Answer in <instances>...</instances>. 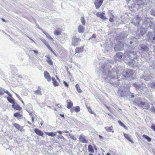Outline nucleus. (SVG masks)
Segmentation results:
<instances>
[{
  "label": "nucleus",
  "mask_w": 155,
  "mask_h": 155,
  "mask_svg": "<svg viewBox=\"0 0 155 155\" xmlns=\"http://www.w3.org/2000/svg\"><path fill=\"white\" fill-rule=\"evenodd\" d=\"M137 61H135L133 59H130L129 61V63L130 65H133L136 66L137 65Z\"/></svg>",
  "instance_id": "9b49d317"
},
{
  "label": "nucleus",
  "mask_w": 155,
  "mask_h": 155,
  "mask_svg": "<svg viewBox=\"0 0 155 155\" xmlns=\"http://www.w3.org/2000/svg\"><path fill=\"white\" fill-rule=\"evenodd\" d=\"M51 51V50H52L51 48L50 47L49 45H48L47 46H46Z\"/></svg>",
  "instance_id": "13d9d810"
},
{
  "label": "nucleus",
  "mask_w": 155,
  "mask_h": 155,
  "mask_svg": "<svg viewBox=\"0 0 155 155\" xmlns=\"http://www.w3.org/2000/svg\"><path fill=\"white\" fill-rule=\"evenodd\" d=\"M136 4L133 7L136 8L137 9L141 8L143 7V5L144 4V0H137Z\"/></svg>",
  "instance_id": "20e7f679"
},
{
  "label": "nucleus",
  "mask_w": 155,
  "mask_h": 155,
  "mask_svg": "<svg viewBox=\"0 0 155 155\" xmlns=\"http://www.w3.org/2000/svg\"><path fill=\"white\" fill-rule=\"evenodd\" d=\"M109 21L111 22H113L114 21V19L113 18L111 17L110 18Z\"/></svg>",
  "instance_id": "5fc2aeb1"
},
{
  "label": "nucleus",
  "mask_w": 155,
  "mask_h": 155,
  "mask_svg": "<svg viewBox=\"0 0 155 155\" xmlns=\"http://www.w3.org/2000/svg\"><path fill=\"white\" fill-rule=\"evenodd\" d=\"M58 138L60 139H63L64 140H65V139L62 135H58Z\"/></svg>",
  "instance_id": "49530a36"
},
{
  "label": "nucleus",
  "mask_w": 155,
  "mask_h": 155,
  "mask_svg": "<svg viewBox=\"0 0 155 155\" xmlns=\"http://www.w3.org/2000/svg\"><path fill=\"white\" fill-rule=\"evenodd\" d=\"M133 102L134 105H138L139 107H141L143 102L142 101V100L140 98H138L136 99L134 101H133Z\"/></svg>",
  "instance_id": "0eeeda50"
},
{
  "label": "nucleus",
  "mask_w": 155,
  "mask_h": 155,
  "mask_svg": "<svg viewBox=\"0 0 155 155\" xmlns=\"http://www.w3.org/2000/svg\"><path fill=\"white\" fill-rule=\"evenodd\" d=\"M149 85L150 86L152 87V88H155V82H153L152 83L149 84Z\"/></svg>",
  "instance_id": "37998d69"
},
{
  "label": "nucleus",
  "mask_w": 155,
  "mask_h": 155,
  "mask_svg": "<svg viewBox=\"0 0 155 155\" xmlns=\"http://www.w3.org/2000/svg\"><path fill=\"white\" fill-rule=\"evenodd\" d=\"M88 149L89 151L91 153H94V151L92 147V146L90 145H89L88 147Z\"/></svg>",
  "instance_id": "72a5a7b5"
},
{
  "label": "nucleus",
  "mask_w": 155,
  "mask_h": 155,
  "mask_svg": "<svg viewBox=\"0 0 155 155\" xmlns=\"http://www.w3.org/2000/svg\"><path fill=\"white\" fill-rule=\"evenodd\" d=\"M72 106L73 103L72 102H69L68 103L67 107L68 109H70Z\"/></svg>",
  "instance_id": "c9c22d12"
},
{
  "label": "nucleus",
  "mask_w": 155,
  "mask_h": 155,
  "mask_svg": "<svg viewBox=\"0 0 155 155\" xmlns=\"http://www.w3.org/2000/svg\"><path fill=\"white\" fill-rule=\"evenodd\" d=\"M73 109H74V111L76 112H78L80 111V108L78 106L73 107Z\"/></svg>",
  "instance_id": "4c0bfd02"
},
{
  "label": "nucleus",
  "mask_w": 155,
  "mask_h": 155,
  "mask_svg": "<svg viewBox=\"0 0 155 155\" xmlns=\"http://www.w3.org/2000/svg\"><path fill=\"white\" fill-rule=\"evenodd\" d=\"M51 51V50H52L51 48L50 47L49 45H48L47 46H46Z\"/></svg>",
  "instance_id": "bf43d9fd"
},
{
  "label": "nucleus",
  "mask_w": 155,
  "mask_h": 155,
  "mask_svg": "<svg viewBox=\"0 0 155 155\" xmlns=\"http://www.w3.org/2000/svg\"><path fill=\"white\" fill-rule=\"evenodd\" d=\"M124 58V54L121 52L117 53L114 57V59L116 61H119Z\"/></svg>",
  "instance_id": "423d86ee"
},
{
  "label": "nucleus",
  "mask_w": 155,
  "mask_h": 155,
  "mask_svg": "<svg viewBox=\"0 0 155 155\" xmlns=\"http://www.w3.org/2000/svg\"><path fill=\"white\" fill-rule=\"evenodd\" d=\"M44 75L45 78L48 81H51V78L48 72L47 71H45L44 73Z\"/></svg>",
  "instance_id": "f8f14e48"
},
{
  "label": "nucleus",
  "mask_w": 155,
  "mask_h": 155,
  "mask_svg": "<svg viewBox=\"0 0 155 155\" xmlns=\"http://www.w3.org/2000/svg\"><path fill=\"white\" fill-rule=\"evenodd\" d=\"M34 131L36 134L39 136H42L44 134L42 131L37 128H35Z\"/></svg>",
  "instance_id": "4468645a"
},
{
  "label": "nucleus",
  "mask_w": 155,
  "mask_h": 155,
  "mask_svg": "<svg viewBox=\"0 0 155 155\" xmlns=\"http://www.w3.org/2000/svg\"><path fill=\"white\" fill-rule=\"evenodd\" d=\"M150 111L151 112H155V108L153 106H152V108L150 109Z\"/></svg>",
  "instance_id": "3c124183"
},
{
  "label": "nucleus",
  "mask_w": 155,
  "mask_h": 155,
  "mask_svg": "<svg viewBox=\"0 0 155 155\" xmlns=\"http://www.w3.org/2000/svg\"><path fill=\"white\" fill-rule=\"evenodd\" d=\"M143 78L145 80L148 81L151 79L152 78V77L150 74L149 73L147 75V76H144Z\"/></svg>",
  "instance_id": "aec40b11"
},
{
  "label": "nucleus",
  "mask_w": 155,
  "mask_h": 155,
  "mask_svg": "<svg viewBox=\"0 0 155 155\" xmlns=\"http://www.w3.org/2000/svg\"><path fill=\"white\" fill-rule=\"evenodd\" d=\"M47 59L46 60V61L50 65H52L53 64V62L48 57L46 56Z\"/></svg>",
  "instance_id": "cd10ccee"
},
{
  "label": "nucleus",
  "mask_w": 155,
  "mask_h": 155,
  "mask_svg": "<svg viewBox=\"0 0 155 155\" xmlns=\"http://www.w3.org/2000/svg\"><path fill=\"white\" fill-rule=\"evenodd\" d=\"M41 41L45 44V45L46 46H47L48 45H49V44L48 42L44 38H42L41 39Z\"/></svg>",
  "instance_id": "58836bf2"
},
{
  "label": "nucleus",
  "mask_w": 155,
  "mask_h": 155,
  "mask_svg": "<svg viewBox=\"0 0 155 155\" xmlns=\"http://www.w3.org/2000/svg\"><path fill=\"white\" fill-rule=\"evenodd\" d=\"M152 106H153V104H151L150 103L143 102L141 107L143 109H148L150 111L151 109L152 108Z\"/></svg>",
  "instance_id": "39448f33"
},
{
  "label": "nucleus",
  "mask_w": 155,
  "mask_h": 155,
  "mask_svg": "<svg viewBox=\"0 0 155 155\" xmlns=\"http://www.w3.org/2000/svg\"><path fill=\"white\" fill-rule=\"evenodd\" d=\"M32 110V105L30 104H28L27 105V107L26 108V110L27 111V110Z\"/></svg>",
  "instance_id": "2f4dec72"
},
{
  "label": "nucleus",
  "mask_w": 155,
  "mask_h": 155,
  "mask_svg": "<svg viewBox=\"0 0 155 155\" xmlns=\"http://www.w3.org/2000/svg\"><path fill=\"white\" fill-rule=\"evenodd\" d=\"M118 46H119V45H115V47H114V49L115 50H116V51L121 50L122 49V48H118Z\"/></svg>",
  "instance_id": "79ce46f5"
},
{
  "label": "nucleus",
  "mask_w": 155,
  "mask_h": 155,
  "mask_svg": "<svg viewBox=\"0 0 155 155\" xmlns=\"http://www.w3.org/2000/svg\"><path fill=\"white\" fill-rule=\"evenodd\" d=\"M83 47H81L80 48H77L75 49L76 53H80L82 52L83 50Z\"/></svg>",
  "instance_id": "b1692460"
},
{
  "label": "nucleus",
  "mask_w": 155,
  "mask_h": 155,
  "mask_svg": "<svg viewBox=\"0 0 155 155\" xmlns=\"http://www.w3.org/2000/svg\"><path fill=\"white\" fill-rule=\"evenodd\" d=\"M118 123H119L120 125L121 126L123 127L126 130H127V127H126L124 124L120 120L118 121Z\"/></svg>",
  "instance_id": "473e14b6"
},
{
  "label": "nucleus",
  "mask_w": 155,
  "mask_h": 155,
  "mask_svg": "<svg viewBox=\"0 0 155 155\" xmlns=\"http://www.w3.org/2000/svg\"><path fill=\"white\" fill-rule=\"evenodd\" d=\"M51 80L52 81V83L54 87L58 86L59 85V84L55 80V79L53 77H52L51 78Z\"/></svg>",
  "instance_id": "6ab92c4d"
},
{
  "label": "nucleus",
  "mask_w": 155,
  "mask_h": 155,
  "mask_svg": "<svg viewBox=\"0 0 155 155\" xmlns=\"http://www.w3.org/2000/svg\"><path fill=\"white\" fill-rule=\"evenodd\" d=\"M14 116L18 118L21 117L22 116V115L19 113L17 112L14 114Z\"/></svg>",
  "instance_id": "ea45409f"
},
{
  "label": "nucleus",
  "mask_w": 155,
  "mask_h": 155,
  "mask_svg": "<svg viewBox=\"0 0 155 155\" xmlns=\"http://www.w3.org/2000/svg\"><path fill=\"white\" fill-rule=\"evenodd\" d=\"M123 134L124 136V137L129 141H130L131 143H134L133 141L130 138L129 135H128L127 134L123 133Z\"/></svg>",
  "instance_id": "a211bd4d"
},
{
  "label": "nucleus",
  "mask_w": 155,
  "mask_h": 155,
  "mask_svg": "<svg viewBox=\"0 0 155 155\" xmlns=\"http://www.w3.org/2000/svg\"><path fill=\"white\" fill-rule=\"evenodd\" d=\"M46 36L49 39H52V38L48 34L47 35H46Z\"/></svg>",
  "instance_id": "603ef678"
},
{
  "label": "nucleus",
  "mask_w": 155,
  "mask_h": 155,
  "mask_svg": "<svg viewBox=\"0 0 155 155\" xmlns=\"http://www.w3.org/2000/svg\"><path fill=\"white\" fill-rule=\"evenodd\" d=\"M104 0H95L94 4L96 9L99 8L103 3Z\"/></svg>",
  "instance_id": "6e6552de"
},
{
  "label": "nucleus",
  "mask_w": 155,
  "mask_h": 155,
  "mask_svg": "<svg viewBox=\"0 0 155 155\" xmlns=\"http://www.w3.org/2000/svg\"><path fill=\"white\" fill-rule=\"evenodd\" d=\"M130 93L129 87L127 86L120 87L118 90V94L121 97H127Z\"/></svg>",
  "instance_id": "f03ea898"
},
{
  "label": "nucleus",
  "mask_w": 155,
  "mask_h": 155,
  "mask_svg": "<svg viewBox=\"0 0 155 155\" xmlns=\"http://www.w3.org/2000/svg\"><path fill=\"white\" fill-rule=\"evenodd\" d=\"M87 108L89 111V112L91 114H94V111H92L91 109L88 106H87Z\"/></svg>",
  "instance_id": "a18cd8bd"
},
{
  "label": "nucleus",
  "mask_w": 155,
  "mask_h": 155,
  "mask_svg": "<svg viewBox=\"0 0 155 155\" xmlns=\"http://www.w3.org/2000/svg\"><path fill=\"white\" fill-rule=\"evenodd\" d=\"M69 135L70 136V138L74 140H77L76 138L74 137V136L73 135L69 134Z\"/></svg>",
  "instance_id": "c03bdc74"
},
{
  "label": "nucleus",
  "mask_w": 155,
  "mask_h": 155,
  "mask_svg": "<svg viewBox=\"0 0 155 155\" xmlns=\"http://www.w3.org/2000/svg\"><path fill=\"white\" fill-rule=\"evenodd\" d=\"M80 40V39L79 38H78L75 36L74 37L72 38V44L73 45H76L78 44V42Z\"/></svg>",
  "instance_id": "9d476101"
},
{
  "label": "nucleus",
  "mask_w": 155,
  "mask_h": 155,
  "mask_svg": "<svg viewBox=\"0 0 155 155\" xmlns=\"http://www.w3.org/2000/svg\"><path fill=\"white\" fill-rule=\"evenodd\" d=\"M146 31V29L144 28H141L138 29V32L141 35H143L145 33Z\"/></svg>",
  "instance_id": "2eb2a0df"
},
{
  "label": "nucleus",
  "mask_w": 155,
  "mask_h": 155,
  "mask_svg": "<svg viewBox=\"0 0 155 155\" xmlns=\"http://www.w3.org/2000/svg\"><path fill=\"white\" fill-rule=\"evenodd\" d=\"M126 56L125 57V58L128 60L127 58V57L129 59V60L134 58L136 59L138 57L137 55L136 52L132 51H128L126 52Z\"/></svg>",
  "instance_id": "7ed1b4c3"
},
{
  "label": "nucleus",
  "mask_w": 155,
  "mask_h": 155,
  "mask_svg": "<svg viewBox=\"0 0 155 155\" xmlns=\"http://www.w3.org/2000/svg\"><path fill=\"white\" fill-rule=\"evenodd\" d=\"M75 87L76 88L77 91L78 93H81L82 92V91L81 89L79 86L78 84H76Z\"/></svg>",
  "instance_id": "7c9ffc66"
},
{
  "label": "nucleus",
  "mask_w": 155,
  "mask_h": 155,
  "mask_svg": "<svg viewBox=\"0 0 155 155\" xmlns=\"http://www.w3.org/2000/svg\"><path fill=\"white\" fill-rule=\"evenodd\" d=\"M41 88L40 87H38V89L35 91V93L36 94L41 95Z\"/></svg>",
  "instance_id": "a878e982"
},
{
  "label": "nucleus",
  "mask_w": 155,
  "mask_h": 155,
  "mask_svg": "<svg viewBox=\"0 0 155 155\" xmlns=\"http://www.w3.org/2000/svg\"><path fill=\"white\" fill-rule=\"evenodd\" d=\"M79 140L82 143H87V141L85 137L83 135H80L79 138Z\"/></svg>",
  "instance_id": "ddd939ff"
},
{
  "label": "nucleus",
  "mask_w": 155,
  "mask_h": 155,
  "mask_svg": "<svg viewBox=\"0 0 155 155\" xmlns=\"http://www.w3.org/2000/svg\"><path fill=\"white\" fill-rule=\"evenodd\" d=\"M63 84H64V85L65 86L68 87L69 86L68 84L67 83V82L65 81H63Z\"/></svg>",
  "instance_id": "8fccbe9b"
},
{
  "label": "nucleus",
  "mask_w": 155,
  "mask_h": 155,
  "mask_svg": "<svg viewBox=\"0 0 155 155\" xmlns=\"http://www.w3.org/2000/svg\"><path fill=\"white\" fill-rule=\"evenodd\" d=\"M81 22L83 25H85V19L83 17H82L81 18Z\"/></svg>",
  "instance_id": "a19ab883"
},
{
  "label": "nucleus",
  "mask_w": 155,
  "mask_h": 155,
  "mask_svg": "<svg viewBox=\"0 0 155 155\" xmlns=\"http://www.w3.org/2000/svg\"><path fill=\"white\" fill-rule=\"evenodd\" d=\"M12 107L15 109L19 110H21L22 109L19 105L17 104H15V103L12 105Z\"/></svg>",
  "instance_id": "dca6fc26"
},
{
  "label": "nucleus",
  "mask_w": 155,
  "mask_h": 155,
  "mask_svg": "<svg viewBox=\"0 0 155 155\" xmlns=\"http://www.w3.org/2000/svg\"><path fill=\"white\" fill-rule=\"evenodd\" d=\"M151 14L152 15H154L155 16V12H153L152 11L151 12Z\"/></svg>",
  "instance_id": "69168bd1"
},
{
  "label": "nucleus",
  "mask_w": 155,
  "mask_h": 155,
  "mask_svg": "<svg viewBox=\"0 0 155 155\" xmlns=\"http://www.w3.org/2000/svg\"><path fill=\"white\" fill-rule=\"evenodd\" d=\"M104 128L105 130L108 132H112V133H114V131L113 130V127L112 126L109 127H105Z\"/></svg>",
  "instance_id": "412c9836"
},
{
  "label": "nucleus",
  "mask_w": 155,
  "mask_h": 155,
  "mask_svg": "<svg viewBox=\"0 0 155 155\" xmlns=\"http://www.w3.org/2000/svg\"><path fill=\"white\" fill-rule=\"evenodd\" d=\"M133 86L135 87L137 89H139V86L135 84H133Z\"/></svg>",
  "instance_id": "09e8293b"
},
{
  "label": "nucleus",
  "mask_w": 155,
  "mask_h": 155,
  "mask_svg": "<svg viewBox=\"0 0 155 155\" xmlns=\"http://www.w3.org/2000/svg\"><path fill=\"white\" fill-rule=\"evenodd\" d=\"M151 128L155 131V125H153L151 127Z\"/></svg>",
  "instance_id": "864d4df0"
},
{
  "label": "nucleus",
  "mask_w": 155,
  "mask_h": 155,
  "mask_svg": "<svg viewBox=\"0 0 155 155\" xmlns=\"http://www.w3.org/2000/svg\"><path fill=\"white\" fill-rule=\"evenodd\" d=\"M54 34H55V35H60L61 33V30H55L54 31Z\"/></svg>",
  "instance_id": "e433bc0d"
},
{
  "label": "nucleus",
  "mask_w": 155,
  "mask_h": 155,
  "mask_svg": "<svg viewBox=\"0 0 155 155\" xmlns=\"http://www.w3.org/2000/svg\"><path fill=\"white\" fill-rule=\"evenodd\" d=\"M84 29V27L81 25H79L78 26V31L79 33H82L83 32Z\"/></svg>",
  "instance_id": "bb28decb"
},
{
  "label": "nucleus",
  "mask_w": 155,
  "mask_h": 155,
  "mask_svg": "<svg viewBox=\"0 0 155 155\" xmlns=\"http://www.w3.org/2000/svg\"><path fill=\"white\" fill-rule=\"evenodd\" d=\"M150 27L151 29H153L154 30H155V27H154V28H153L152 25H150Z\"/></svg>",
  "instance_id": "680f3d73"
},
{
  "label": "nucleus",
  "mask_w": 155,
  "mask_h": 155,
  "mask_svg": "<svg viewBox=\"0 0 155 155\" xmlns=\"http://www.w3.org/2000/svg\"><path fill=\"white\" fill-rule=\"evenodd\" d=\"M55 106H57L58 107H59L60 108H61V105H60L59 104H56L55 105Z\"/></svg>",
  "instance_id": "6e6d98bb"
},
{
  "label": "nucleus",
  "mask_w": 155,
  "mask_h": 155,
  "mask_svg": "<svg viewBox=\"0 0 155 155\" xmlns=\"http://www.w3.org/2000/svg\"><path fill=\"white\" fill-rule=\"evenodd\" d=\"M103 13H100L99 12L97 14V16L100 17L101 19H107V18L106 17L104 16L103 14Z\"/></svg>",
  "instance_id": "4be33fe9"
},
{
  "label": "nucleus",
  "mask_w": 155,
  "mask_h": 155,
  "mask_svg": "<svg viewBox=\"0 0 155 155\" xmlns=\"http://www.w3.org/2000/svg\"><path fill=\"white\" fill-rule=\"evenodd\" d=\"M143 138L146 139L148 142L151 141V139L148 136H147L146 135H145V134L143 135Z\"/></svg>",
  "instance_id": "f704fd0d"
},
{
  "label": "nucleus",
  "mask_w": 155,
  "mask_h": 155,
  "mask_svg": "<svg viewBox=\"0 0 155 155\" xmlns=\"http://www.w3.org/2000/svg\"><path fill=\"white\" fill-rule=\"evenodd\" d=\"M141 50L143 53L145 54L149 52L148 48L146 45H141Z\"/></svg>",
  "instance_id": "1a4fd4ad"
},
{
  "label": "nucleus",
  "mask_w": 155,
  "mask_h": 155,
  "mask_svg": "<svg viewBox=\"0 0 155 155\" xmlns=\"http://www.w3.org/2000/svg\"><path fill=\"white\" fill-rule=\"evenodd\" d=\"M46 134L49 136H50L52 137H54L56 136L57 134L56 132H45Z\"/></svg>",
  "instance_id": "393cba45"
},
{
  "label": "nucleus",
  "mask_w": 155,
  "mask_h": 155,
  "mask_svg": "<svg viewBox=\"0 0 155 155\" xmlns=\"http://www.w3.org/2000/svg\"><path fill=\"white\" fill-rule=\"evenodd\" d=\"M71 112H72L73 111H74V109H73V107L70 110Z\"/></svg>",
  "instance_id": "774afa93"
},
{
  "label": "nucleus",
  "mask_w": 155,
  "mask_h": 155,
  "mask_svg": "<svg viewBox=\"0 0 155 155\" xmlns=\"http://www.w3.org/2000/svg\"><path fill=\"white\" fill-rule=\"evenodd\" d=\"M115 71L113 69L111 71H109L107 78L104 76L105 80L109 83L113 84L114 86H119V85L118 75L121 76L123 79L126 78L128 80H131L133 79V76L134 74L133 71L130 69L127 70L124 72L122 71Z\"/></svg>",
  "instance_id": "f257e3e1"
},
{
  "label": "nucleus",
  "mask_w": 155,
  "mask_h": 155,
  "mask_svg": "<svg viewBox=\"0 0 155 155\" xmlns=\"http://www.w3.org/2000/svg\"><path fill=\"white\" fill-rule=\"evenodd\" d=\"M4 94V92L3 91V89H0V95H3Z\"/></svg>",
  "instance_id": "de8ad7c7"
},
{
  "label": "nucleus",
  "mask_w": 155,
  "mask_h": 155,
  "mask_svg": "<svg viewBox=\"0 0 155 155\" xmlns=\"http://www.w3.org/2000/svg\"><path fill=\"white\" fill-rule=\"evenodd\" d=\"M139 21H138V22L137 23H136L135 24H134V25H135V26H137L138 25H139Z\"/></svg>",
  "instance_id": "e2e57ef3"
},
{
  "label": "nucleus",
  "mask_w": 155,
  "mask_h": 155,
  "mask_svg": "<svg viewBox=\"0 0 155 155\" xmlns=\"http://www.w3.org/2000/svg\"><path fill=\"white\" fill-rule=\"evenodd\" d=\"M3 91L4 93H7V92H8V91L7 90H5L4 89H3Z\"/></svg>",
  "instance_id": "338daca9"
},
{
  "label": "nucleus",
  "mask_w": 155,
  "mask_h": 155,
  "mask_svg": "<svg viewBox=\"0 0 155 155\" xmlns=\"http://www.w3.org/2000/svg\"><path fill=\"white\" fill-rule=\"evenodd\" d=\"M10 97H12V95L8 91L6 93Z\"/></svg>",
  "instance_id": "4d7b16f0"
},
{
  "label": "nucleus",
  "mask_w": 155,
  "mask_h": 155,
  "mask_svg": "<svg viewBox=\"0 0 155 155\" xmlns=\"http://www.w3.org/2000/svg\"><path fill=\"white\" fill-rule=\"evenodd\" d=\"M7 99L8 101H9V102L10 103L13 104H15V101L14 99H12L9 97H7Z\"/></svg>",
  "instance_id": "c756f323"
},
{
  "label": "nucleus",
  "mask_w": 155,
  "mask_h": 155,
  "mask_svg": "<svg viewBox=\"0 0 155 155\" xmlns=\"http://www.w3.org/2000/svg\"><path fill=\"white\" fill-rule=\"evenodd\" d=\"M111 61L110 60H107V63L106 65H104V66L103 65L102 66H101V67L103 69H104L105 68L106 69H107L108 68H109V67H108L107 66V65H108L107 64H108V63H111Z\"/></svg>",
  "instance_id": "c85d7f7f"
},
{
  "label": "nucleus",
  "mask_w": 155,
  "mask_h": 155,
  "mask_svg": "<svg viewBox=\"0 0 155 155\" xmlns=\"http://www.w3.org/2000/svg\"><path fill=\"white\" fill-rule=\"evenodd\" d=\"M96 37V35L95 34H93L92 36V37H91V38H95Z\"/></svg>",
  "instance_id": "0e129e2a"
},
{
  "label": "nucleus",
  "mask_w": 155,
  "mask_h": 155,
  "mask_svg": "<svg viewBox=\"0 0 155 155\" xmlns=\"http://www.w3.org/2000/svg\"><path fill=\"white\" fill-rule=\"evenodd\" d=\"M41 31L45 35H47L48 33L46 32L45 31L43 30H41Z\"/></svg>",
  "instance_id": "052dcab7"
},
{
  "label": "nucleus",
  "mask_w": 155,
  "mask_h": 155,
  "mask_svg": "<svg viewBox=\"0 0 155 155\" xmlns=\"http://www.w3.org/2000/svg\"><path fill=\"white\" fill-rule=\"evenodd\" d=\"M13 125L16 128L20 130H21L23 129L22 127L18 124L14 123Z\"/></svg>",
  "instance_id": "5701e85b"
},
{
  "label": "nucleus",
  "mask_w": 155,
  "mask_h": 155,
  "mask_svg": "<svg viewBox=\"0 0 155 155\" xmlns=\"http://www.w3.org/2000/svg\"><path fill=\"white\" fill-rule=\"evenodd\" d=\"M27 112L28 113L29 115L31 117H34L36 116V115L35 114V111L33 110H27Z\"/></svg>",
  "instance_id": "f3484780"
}]
</instances>
